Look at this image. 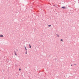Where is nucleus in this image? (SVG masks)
<instances>
[{
	"mask_svg": "<svg viewBox=\"0 0 79 79\" xmlns=\"http://www.w3.org/2000/svg\"><path fill=\"white\" fill-rule=\"evenodd\" d=\"M61 8H63V9H65L66 8L65 7V6L62 7Z\"/></svg>",
	"mask_w": 79,
	"mask_h": 79,
	"instance_id": "nucleus-1",
	"label": "nucleus"
},
{
	"mask_svg": "<svg viewBox=\"0 0 79 79\" xmlns=\"http://www.w3.org/2000/svg\"><path fill=\"white\" fill-rule=\"evenodd\" d=\"M30 48H31V46L30 44H29Z\"/></svg>",
	"mask_w": 79,
	"mask_h": 79,
	"instance_id": "nucleus-2",
	"label": "nucleus"
},
{
	"mask_svg": "<svg viewBox=\"0 0 79 79\" xmlns=\"http://www.w3.org/2000/svg\"><path fill=\"white\" fill-rule=\"evenodd\" d=\"M25 48L26 50V51H27V49H26V47H24Z\"/></svg>",
	"mask_w": 79,
	"mask_h": 79,
	"instance_id": "nucleus-3",
	"label": "nucleus"
},
{
	"mask_svg": "<svg viewBox=\"0 0 79 79\" xmlns=\"http://www.w3.org/2000/svg\"><path fill=\"white\" fill-rule=\"evenodd\" d=\"M0 37H3V35H1L0 36Z\"/></svg>",
	"mask_w": 79,
	"mask_h": 79,
	"instance_id": "nucleus-4",
	"label": "nucleus"
},
{
	"mask_svg": "<svg viewBox=\"0 0 79 79\" xmlns=\"http://www.w3.org/2000/svg\"><path fill=\"white\" fill-rule=\"evenodd\" d=\"M48 27H51V25H48Z\"/></svg>",
	"mask_w": 79,
	"mask_h": 79,
	"instance_id": "nucleus-5",
	"label": "nucleus"
},
{
	"mask_svg": "<svg viewBox=\"0 0 79 79\" xmlns=\"http://www.w3.org/2000/svg\"><path fill=\"white\" fill-rule=\"evenodd\" d=\"M25 54H26V55H27V51H26Z\"/></svg>",
	"mask_w": 79,
	"mask_h": 79,
	"instance_id": "nucleus-6",
	"label": "nucleus"
},
{
	"mask_svg": "<svg viewBox=\"0 0 79 79\" xmlns=\"http://www.w3.org/2000/svg\"><path fill=\"white\" fill-rule=\"evenodd\" d=\"M60 40H61V41H62V42H63V39H61Z\"/></svg>",
	"mask_w": 79,
	"mask_h": 79,
	"instance_id": "nucleus-7",
	"label": "nucleus"
},
{
	"mask_svg": "<svg viewBox=\"0 0 79 79\" xmlns=\"http://www.w3.org/2000/svg\"><path fill=\"white\" fill-rule=\"evenodd\" d=\"M57 36L58 37H59V35H58V34L57 35Z\"/></svg>",
	"mask_w": 79,
	"mask_h": 79,
	"instance_id": "nucleus-8",
	"label": "nucleus"
},
{
	"mask_svg": "<svg viewBox=\"0 0 79 79\" xmlns=\"http://www.w3.org/2000/svg\"><path fill=\"white\" fill-rule=\"evenodd\" d=\"M15 55H17V54H16V52H15Z\"/></svg>",
	"mask_w": 79,
	"mask_h": 79,
	"instance_id": "nucleus-9",
	"label": "nucleus"
},
{
	"mask_svg": "<svg viewBox=\"0 0 79 79\" xmlns=\"http://www.w3.org/2000/svg\"><path fill=\"white\" fill-rule=\"evenodd\" d=\"M73 66V65L71 64V66Z\"/></svg>",
	"mask_w": 79,
	"mask_h": 79,
	"instance_id": "nucleus-10",
	"label": "nucleus"
},
{
	"mask_svg": "<svg viewBox=\"0 0 79 79\" xmlns=\"http://www.w3.org/2000/svg\"><path fill=\"white\" fill-rule=\"evenodd\" d=\"M74 65L75 66V65H76V64H74Z\"/></svg>",
	"mask_w": 79,
	"mask_h": 79,
	"instance_id": "nucleus-11",
	"label": "nucleus"
},
{
	"mask_svg": "<svg viewBox=\"0 0 79 79\" xmlns=\"http://www.w3.org/2000/svg\"><path fill=\"white\" fill-rule=\"evenodd\" d=\"M19 71H20V70H21V69H19Z\"/></svg>",
	"mask_w": 79,
	"mask_h": 79,
	"instance_id": "nucleus-12",
	"label": "nucleus"
},
{
	"mask_svg": "<svg viewBox=\"0 0 79 79\" xmlns=\"http://www.w3.org/2000/svg\"><path fill=\"white\" fill-rule=\"evenodd\" d=\"M53 6H55V5H53Z\"/></svg>",
	"mask_w": 79,
	"mask_h": 79,
	"instance_id": "nucleus-13",
	"label": "nucleus"
}]
</instances>
